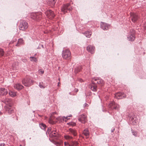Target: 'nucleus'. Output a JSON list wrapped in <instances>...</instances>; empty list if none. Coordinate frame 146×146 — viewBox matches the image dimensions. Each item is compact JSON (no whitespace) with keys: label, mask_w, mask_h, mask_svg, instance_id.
Returning <instances> with one entry per match:
<instances>
[{"label":"nucleus","mask_w":146,"mask_h":146,"mask_svg":"<svg viewBox=\"0 0 146 146\" xmlns=\"http://www.w3.org/2000/svg\"><path fill=\"white\" fill-rule=\"evenodd\" d=\"M104 84V81L101 78L98 77L94 78L92 80V84L89 86V88L94 92L97 90V86H102Z\"/></svg>","instance_id":"nucleus-1"},{"label":"nucleus","mask_w":146,"mask_h":146,"mask_svg":"<svg viewBox=\"0 0 146 146\" xmlns=\"http://www.w3.org/2000/svg\"><path fill=\"white\" fill-rule=\"evenodd\" d=\"M22 82L25 86L29 87L33 84L34 81L28 77H27L23 79L22 80Z\"/></svg>","instance_id":"nucleus-2"},{"label":"nucleus","mask_w":146,"mask_h":146,"mask_svg":"<svg viewBox=\"0 0 146 146\" xmlns=\"http://www.w3.org/2000/svg\"><path fill=\"white\" fill-rule=\"evenodd\" d=\"M62 55L63 59L69 60L71 58V52L68 49H65L62 52Z\"/></svg>","instance_id":"nucleus-3"},{"label":"nucleus","mask_w":146,"mask_h":146,"mask_svg":"<svg viewBox=\"0 0 146 146\" xmlns=\"http://www.w3.org/2000/svg\"><path fill=\"white\" fill-rule=\"evenodd\" d=\"M72 9V7L70 5V4L67 3L64 4L62 6L61 10L62 12L65 13L67 12V10L70 11H71Z\"/></svg>","instance_id":"nucleus-4"},{"label":"nucleus","mask_w":146,"mask_h":146,"mask_svg":"<svg viewBox=\"0 0 146 146\" xmlns=\"http://www.w3.org/2000/svg\"><path fill=\"white\" fill-rule=\"evenodd\" d=\"M28 26L27 23L25 21H23L20 23L19 28L20 30L24 31L27 29Z\"/></svg>","instance_id":"nucleus-5"},{"label":"nucleus","mask_w":146,"mask_h":146,"mask_svg":"<svg viewBox=\"0 0 146 146\" xmlns=\"http://www.w3.org/2000/svg\"><path fill=\"white\" fill-rule=\"evenodd\" d=\"M40 13H33L31 14V18L33 19L38 21L40 20L41 18V15Z\"/></svg>","instance_id":"nucleus-6"},{"label":"nucleus","mask_w":146,"mask_h":146,"mask_svg":"<svg viewBox=\"0 0 146 146\" xmlns=\"http://www.w3.org/2000/svg\"><path fill=\"white\" fill-rule=\"evenodd\" d=\"M108 107L111 110H118L119 108V106L116 104L114 101H111L109 103Z\"/></svg>","instance_id":"nucleus-7"},{"label":"nucleus","mask_w":146,"mask_h":146,"mask_svg":"<svg viewBox=\"0 0 146 146\" xmlns=\"http://www.w3.org/2000/svg\"><path fill=\"white\" fill-rule=\"evenodd\" d=\"M45 14L48 17L53 18L55 16V15L54 12L49 9H48L45 12Z\"/></svg>","instance_id":"nucleus-8"},{"label":"nucleus","mask_w":146,"mask_h":146,"mask_svg":"<svg viewBox=\"0 0 146 146\" xmlns=\"http://www.w3.org/2000/svg\"><path fill=\"white\" fill-rule=\"evenodd\" d=\"M135 32L134 30H133L132 32H130V33L127 36V40L131 41H134L135 38Z\"/></svg>","instance_id":"nucleus-9"},{"label":"nucleus","mask_w":146,"mask_h":146,"mask_svg":"<svg viewBox=\"0 0 146 146\" xmlns=\"http://www.w3.org/2000/svg\"><path fill=\"white\" fill-rule=\"evenodd\" d=\"M49 136L51 137H54L55 139H58L60 137V135L55 131V130H54L50 133Z\"/></svg>","instance_id":"nucleus-10"},{"label":"nucleus","mask_w":146,"mask_h":146,"mask_svg":"<svg viewBox=\"0 0 146 146\" xmlns=\"http://www.w3.org/2000/svg\"><path fill=\"white\" fill-rule=\"evenodd\" d=\"M126 95L123 92H118L115 94V97L117 99H121L125 98Z\"/></svg>","instance_id":"nucleus-11"},{"label":"nucleus","mask_w":146,"mask_h":146,"mask_svg":"<svg viewBox=\"0 0 146 146\" xmlns=\"http://www.w3.org/2000/svg\"><path fill=\"white\" fill-rule=\"evenodd\" d=\"M131 20L133 22H136L139 18L138 15L136 14L131 13L130 14Z\"/></svg>","instance_id":"nucleus-12"},{"label":"nucleus","mask_w":146,"mask_h":146,"mask_svg":"<svg viewBox=\"0 0 146 146\" xmlns=\"http://www.w3.org/2000/svg\"><path fill=\"white\" fill-rule=\"evenodd\" d=\"M101 28L104 30H108L110 27V25L106 23L103 22H101L100 23Z\"/></svg>","instance_id":"nucleus-13"},{"label":"nucleus","mask_w":146,"mask_h":146,"mask_svg":"<svg viewBox=\"0 0 146 146\" xmlns=\"http://www.w3.org/2000/svg\"><path fill=\"white\" fill-rule=\"evenodd\" d=\"M6 105H7L8 107H11L12 105V102L11 99L6 98L3 101Z\"/></svg>","instance_id":"nucleus-14"},{"label":"nucleus","mask_w":146,"mask_h":146,"mask_svg":"<svg viewBox=\"0 0 146 146\" xmlns=\"http://www.w3.org/2000/svg\"><path fill=\"white\" fill-rule=\"evenodd\" d=\"M78 120L82 123H85L87 120L86 116L84 114H82L79 118Z\"/></svg>","instance_id":"nucleus-15"},{"label":"nucleus","mask_w":146,"mask_h":146,"mask_svg":"<svg viewBox=\"0 0 146 146\" xmlns=\"http://www.w3.org/2000/svg\"><path fill=\"white\" fill-rule=\"evenodd\" d=\"M8 93L7 90L4 88H0V95L1 96L6 95Z\"/></svg>","instance_id":"nucleus-16"},{"label":"nucleus","mask_w":146,"mask_h":146,"mask_svg":"<svg viewBox=\"0 0 146 146\" xmlns=\"http://www.w3.org/2000/svg\"><path fill=\"white\" fill-rule=\"evenodd\" d=\"M95 48L91 45H89L87 47V50L89 52L92 54L94 52Z\"/></svg>","instance_id":"nucleus-17"},{"label":"nucleus","mask_w":146,"mask_h":146,"mask_svg":"<svg viewBox=\"0 0 146 146\" xmlns=\"http://www.w3.org/2000/svg\"><path fill=\"white\" fill-rule=\"evenodd\" d=\"M14 87L15 89L18 90H20L23 89L24 87L21 84L17 83L14 85Z\"/></svg>","instance_id":"nucleus-18"},{"label":"nucleus","mask_w":146,"mask_h":146,"mask_svg":"<svg viewBox=\"0 0 146 146\" xmlns=\"http://www.w3.org/2000/svg\"><path fill=\"white\" fill-rule=\"evenodd\" d=\"M6 109L7 111L9 114H11L14 111L13 109L11 108V107L7 106Z\"/></svg>","instance_id":"nucleus-19"},{"label":"nucleus","mask_w":146,"mask_h":146,"mask_svg":"<svg viewBox=\"0 0 146 146\" xmlns=\"http://www.w3.org/2000/svg\"><path fill=\"white\" fill-rule=\"evenodd\" d=\"M72 116V115H70V116H66V117H58L57 119L58 120H59V119L60 120V121L61 122H62L63 121H64V119H66L67 120H68L69 119V118H68L69 117H71ZM65 121H66V119H65Z\"/></svg>","instance_id":"nucleus-20"},{"label":"nucleus","mask_w":146,"mask_h":146,"mask_svg":"<svg viewBox=\"0 0 146 146\" xmlns=\"http://www.w3.org/2000/svg\"><path fill=\"white\" fill-rule=\"evenodd\" d=\"M68 132L70 133V134L73 135L74 136H75L77 135L76 131L74 129L70 128L68 130Z\"/></svg>","instance_id":"nucleus-21"},{"label":"nucleus","mask_w":146,"mask_h":146,"mask_svg":"<svg viewBox=\"0 0 146 146\" xmlns=\"http://www.w3.org/2000/svg\"><path fill=\"white\" fill-rule=\"evenodd\" d=\"M24 43V41L22 38H19L18 40V41L16 44V46H19L20 45L23 44Z\"/></svg>","instance_id":"nucleus-22"},{"label":"nucleus","mask_w":146,"mask_h":146,"mask_svg":"<svg viewBox=\"0 0 146 146\" xmlns=\"http://www.w3.org/2000/svg\"><path fill=\"white\" fill-rule=\"evenodd\" d=\"M18 63L16 62H14L12 65V67L14 70H16L19 68L18 65Z\"/></svg>","instance_id":"nucleus-23"},{"label":"nucleus","mask_w":146,"mask_h":146,"mask_svg":"<svg viewBox=\"0 0 146 146\" xmlns=\"http://www.w3.org/2000/svg\"><path fill=\"white\" fill-rule=\"evenodd\" d=\"M83 34L87 38H90L92 34V32L91 31H87L84 33Z\"/></svg>","instance_id":"nucleus-24"},{"label":"nucleus","mask_w":146,"mask_h":146,"mask_svg":"<svg viewBox=\"0 0 146 146\" xmlns=\"http://www.w3.org/2000/svg\"><path fill=\"white\" fill-rule=\"evenodd\" d=\"M9 94L11 97H14L16 96L17 92L10 90L9 91Z\"/></svg>","instance_id":"nucleus-25"},{"label":"nucleus","mask_w":146,"mask_h":146,"mask_svg":"<svg viewBox=\"0 0 146 146\" xmlns=\"http://www.w3.org/2000/svg\"><path fill=\"white\" fill-rule=\"evenodd\" d=\"M136 119V118L135 117H131L130 118L131 123L133 125H135L137 122Z\"/></svg>","instance_id":"nucleus-26"},{"label":"nucleus","mask_w":146,"mask_h":146,"mask_svg":"<svg viewBox=\"0 0 146 146\" xmlns=\"http://www.w3.org/2000/svg\"><path fill=\"white\" fill-rule=\"evenodd\" d=\"M83 133L86 136L89 137V132L88 129H84L83 131Z\"/></svg>","instance_id":"nucleus-27"},{"label":"nucleus","mask_w":146,"mask_h":146,"mask_svg":"<svg viewBox=\"0 0 146 146\" xmlns=\"http://www.w3.org/2000/svg\"><path fill=\"white\" fill-rule=\"evenodd\" d=\"M56 2L55 0H49L47 3L49 5H52L51 6L53 7L54 6Z\"/></svg>","instance_id":"nucleus-28"},{"label":"nucleus","mask_w":146,"mask_h":146,"mask_svg":"<svg viewBox=\"0 0 146 146\" xmlns=\"http://www.w3.org/2000/svg\"><path fill=\"white\" fill-rule=\"evenodd\" d=\"M82 68L81 66H79L78 67H77L75 69L74 72L75 73H77L78 72H80Z\"/></svg>","instance_id":"nucleus-29"},{"label":"nucleus","mask_w":146,"mask_h":146,"mask_svg":"<svg viewBox=\"0 0 146 146\" xmlns=\"http://www.w3.org/2000/svg\"><path fill=\"white\" fill-rule=\"evenodd\" d=\"M30 60L31 61L34 62H37V60L36 58L34 56H31L30 57Z\"/></svg>","instance_id":"nucleus-30"},{"label":"nucleus","mask_w":146,"mask_h":146,"mask_svg":"<svg viewBox=\"0 0 146 146\" xmlns=\"http://www.w3.org/2000/svg\"><path fill=\"white\" fill-rule=\"evenodd\" d=\"M39 126L41 129H45L46 127V125L43 123L40 124Z\"/></svg>","instance_id":"nucleus-31"},{"label":"nucleus","mask_w":146,"mask_h":146,"mask_svg":"<svg viewBox=\"0 0 146 146\" xmlns=\"http://www.w3.org/2000/svg\"><path fill=\"white\" fill-rule=\"evenodd\" d=\"M131 132L132 133L134 136L135 137H137V136L138 132L136 131H135L131 129Z\"/></svg>","instance_id":"nucleus-32"},{"label":"nucleus","mask_w":146,"mask_h":146,"mask_svg":"<svg viewBox=\"0 0 146 146\" xmlns=\"http://www.w3.org/2000/svg\"><path fill=\"white\" fill-rule=\"evenodd\" d=\"M4 53V52L3 50L1 48H0V57L3 56Z\"/></svg>","instance_id":"nucleus-33"},{"label":"nucleus","mask_w":146,"mask_h":146,"mask_svg":"<svg viewBox=\"0 0 146 146\" xmlns=\"http://www.w3.org/2000/svg\"><path fill=\"white\" fill-rule=\"evenodd\" d=\"M64 138L65 139L69 140L72 139L73 137L72 136L68 135H66L64 136Z\"/></svg>","instance_id":"nucleus-34"},{"label":"nucleus","mask_w":146,"mask_h":146,"mask_svg":"<svg viewBox=\"0 0 146 146\" xmlns=\"http://www.w3.org/2000/svg\"><path fill=\"white\" fill-rule=\"evenodd\" d=\"M39 86L41 88H45V86L43 84V82H40Z\"/></svg>","instance_id":"nucleus-35"},{"label":"nucleus","mask_w":146,"mask_h":146,"mask_svg":"<svg viewBox=\"0 0 146 146\" xmlns=\"http://www.w3.org/2000/svg\"><path fill=\"white\" fill-rule=\"evenodd\" d=\"M38 73L42 75L44 73V71L42 69H39L38 70Z\"/></svg>","instance_id":"nucleus-36"},{"label":"nucleus","mask_w":146,"mask_h":146,"mask_svg":"<svg viewBox=\"0 0 146 146\" xmlns=\"http://www.w3.org/2000/svg\"><path fill=\"white\" fill-rule=\"evenodd\" d=\"M51 130V127H49L48 128L46 132V133H48V134L50 132V131Z\"/></svg>","instance_id":"nucleus-37"},{"label":"nucleus","mask_w":146,"mask_h":146,"mask_svg":"<svg viewBox=\"0 0 146 146\" xmlns=\"http://www.w3.org/2000/svg\"><path fill=\"white\" fill-rule=\"evenodd\" d=\"M54 143L57 146H58L60 145V143L58 142H55Z\"/></svg>","instance_id":"nucleus-38"},{"label":"nucleus","mask_w":146,"mask_h":146,"mask_svg":"<svg viewBox=\"0 0 146 146\" xmlns=\"http://www.w3.org/2000/svg\"><path fill=\"white\" fill-rule=\"evenodd\" d=\"M65 146H70V144L67 142H65L64 143Z\"/></svg>","instance_id":"nucleus-39"},{"label":"nucleus","mask_w":146,"mask_h":146,"mask_svg":"<svg viewBox=\"0 0 146 146\" xmlns=\"http://www.w3.org/2000/svg\"><path fill=\"white\" fill-rule=\"evenodd\" d=\"M22 61L23 62H25V63L26 62H27V60L26 59H22Z\"/></svg>","instance_id":"nucleus-40"},{"label":"nucleus","mask_w":146,"mask_h":146,"mask_svg":"<svg viewBox=\"0 0 146 146\" xmlns=\"http://www.w3.org/2000/svg\"><path fill=\"white\" fill-rule=\"evenodd\" d=\"M88 104H87L86 103H85L84 104V107H88Z\"/></svg>","instance_id":"nucleus-41"},{"label":"nucleus","mask_w":146,"mask_h":146,"mask_svg":"<svg viewBox=\"0 0 146 146\" xmlns=\"http://www.w3.org/2000/svg\"><path fill=\"white\" fill-rule=\"evenodd\" d=\"M144 27L145 29L146 30V22L145 23L144 25Z\"/></svg>","instance_id":"nucleus-42"},{"label":"nucleus","mask_w":146,"mask_h":146,"mask_svg":"<svg viewBox=\"0 0 146 146\" xmlns=\"http://www.w3.org/2000/svg\"><path fill=\"white\" fill-rule=\"evenodd\" d=\"M5 145L4 143H1L0 144V146H4Z\"/></svg>","instance_id":"nucleus-43"},{"label":"nucleus","mask_w":146,"mask_h":146,"mask_svg":"<svg viewBox=\"0 0 146 146\" xmlns=\"http://www.w3.org/2000/svg\"><path fill=\"white\" fill-rule=\"evenodd\" d=\"M80 81L81 82L83 81V80L82 79H80Z\"/></svg>","instance_id":"nucleus-44"},{"label":"nucleus","mask_w":146,"mask_h":146,"mask_svg":"<svg viewBox=\"0 0 146 146\" xmlns=\"http://www.w3.org/2000/svg\"><path fill=\"white\" fill-rule=\"evenodd\" d=\"M114 128L113 129H112L111 130V132H113L114 131Z\"/></svg>","instance_id":"nucleus-45"},{"label":"nucleus","mask_w":146,"mask_h":146,"mask_svg":"<svg viewBox=\"0 0 146 146\" xmlns=\"http://www.w3.org/2000/svg\"><path fill=\"white\" fill-rule=\"evenodd\" d=\"M78 89H77V90H76V92H78Z\"/></svg>","instance_id":"nucleus-46"},{"label":"nucleus","mask_w":146,"mask_h":146,"mask_svg":"<svg viewBox=\"0 0 146 146\" xmlns=\"http://www.w3.org/2000/svg\"><path fill=\"white\" fill-rule=\"evenodd\" d=\"M41 46H42V48H43V46L42 45H41Z\"/></svg>","instance_id":"nucleus-47"},{"label":"nucleus","mask_w":146,"mask_h":146,"mask_svg":"<svg viewBox=\"0 0 146 146\" xmlns=\"http://www.w3.org/2000/svg\"><path fill=\"white\" fill-rule=\"evenodd\" d=\"M20 146H22V145H20Z\"/></svg>","instance_id":"nucleus-48"}]
</instances>
